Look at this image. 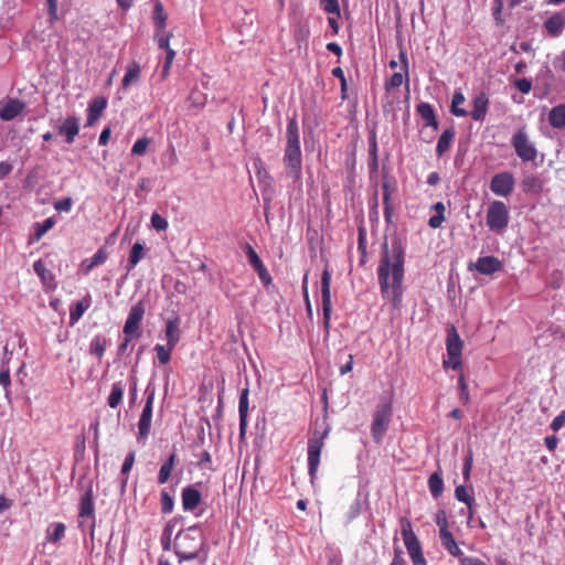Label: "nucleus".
<instances>
[{"label":"nucleus","instance_id":"obj_49","mask_svg":"<svg viewBox=\"0 0 565 565\" xmlns=\"http://www.w3.org/2000/svg\"><path fill=\"white\" fill-rule=\"evenodd\" d=\"M196 463L202 470H213L212 458L207 450H202L201 454L198 455Z\"/></svg>","mask_w":565,"mask_h":565},{"label":"nucleus","instance_id":"obj_5","mask_svg":"<svg viewBox=\"0 0 565 565\" xmlns=\"http://www.w3.org/2000/svg\"><path fill=\"white\" fill-rule=\"evenodd\" d=\"M393 406L390 402L380 403L374 413L371 433L375 443H381L391 423Z\"/></svg>","mask_w":565,"mask_h":565},{"label":"nucleus","instance_id":"obj_42","mask_svg":"<svg viewBox=\"0 0 565 565\" xmlns=\"http://www.w3.org/2000/svg\"><path fill=\"white\" fill-rule=\"evenodd\" d=\"M455 497L458 501L466 503L468 509H471V504L475 502V498L468 492L465 486L456 487Z\"/></svg>","mask_w":565,"mask_h":565},{"label":"nucleus","instance_id":"obj_27","mask_svg":"<svg viewBox=\"0 0 565 565\" xmlns=\"http://www.w3.org/2000/svg\"><path fill=\"white\" fill-rule=\"evenodd\" d=\"M455 129L452 127L445 129L436 146V154L441 158L451 147L455 139Z\"/></svg>","mask_w":565,"mask_h":565},{"label":"nucleus","instance_id":"obj_18","mask_svg":"<svg viewBox=\"0 0 565 565\" xmlns=\"http://www.w3.org/2000/svg\"><path fill=\"white\" fill-rule=\"evenodd\" d=\"M25 109V103L18 98H9L0 103V118L9 121L18 117Z\"/></svg>","mask_w":565,"mask_h":565},{"label":"nucleus","instance_id":"obj_14","mask_svg":"<svg viewBox=\"0 0 565 565\" xmlns=\"http://www.w3.org/2000/svg\"><path fill=\"white\" fill-rule=\"evenodd\" d=\"M401 534L408 554H413L422 550L420 542L413 531L412 523L407 518L401 520Z\"/></svg>","mask_w":565,"mask_h":565},{"label":"nucleus","instance_id":"obj_11","mask_svg":"<svg viewBox=\"0 0 565 565\" xmlns=\"http://www.w3.org/2000/svg\"><path fill=\"white\" fill-rule=\"evenodd\" d=\"M145 305L142 301L135 303L128 313L124 326V334H141L140 324L145 316Z\"/></svg>","mask_w":565,"mask_h":565},{"label":"nucleus","instance_id":"obj_41","mask_svg":"<svg viewBox=\"0 0 565 565\" xmlns=\"http://www.w3.org/2000/svg\"><path fill=\"white\" fill-rule=\"evenodd\" d=\"M433 207L437 213H436V215H434L429 218L428 225L431 228H438L441 226L443 222L445 221V216H444L445 205L441 202H437Z\"/></svg>","mask_w":565,"mask_h":565},{"label":"nucleus","instance_id":"obj_10","mask_svg":"<svg viewBox=\"0 0 565 565\" xmlns=\"http://www.w3.org/2000/svg\"><path fill=\"white\" fill-rule=\"evenodd\" d=\"M147 398L143 409L141 412L139 422H138V439L145 440L147 439L150 428H151V418H152V405L154 401V391L146 390Z\"/></svg>","mask_w":565,"mask_h":565},{"label":"nucleus","instance_id":"obj_2","mask_svg":"<svg viewBox=\"0 0 565 565\" xmlns=\"http://www.w3.org/2000/svg\"><path fill=\"white\" fill-rule=\"evenodd\" d=\"M284 163L287 174L294 181H299L302 174V154L300 148L299 127L296 118H289L286 128V147L284 151Z\"/></svg>","mask_w":565,"mask_h":565},{"label":"nucleus","instance_id":"obj_23","mask_svg":"<svg viewBox=\"0 0 565 565\" xmlns=\"http://www.w3.org/2000/svg\"><path fill=\"white\" fill-rule=\"evenodd\" d=\"M107 106V100L104 97L93 99L87 108L86 126H93L103 115Z\"/></svg>","mask_w":565,"mask_h":565},{"label":"nucleus","instance_id":"obj_20","mask_svg":"<svg viewBox=\"0 0 565 565\" xmlns=\"http://www.w3.org/2000/svg\"><path fill=\"white\" fill-rule=\"evenodd\" d=\"M57 132L65 137L66 142L73 143L79 132V119L75 116H68L63 124L58 126Z\"/></svg>","mask_w":565,"mask_h":565},{"label":"nucleus","instance_id":"obj_46","mask_svg":"<svg viewBox=\"0 0 565 565\" xmlns=\"http://www.w3.org/2000/svg\"><path fill=\"white\" fill-rule=\"evenodd\" d=\"M160 505L162 513H171L173 511V498L163 489L160 493Z\"/></svg>","mask_w":565,"mask_h":565},{"label":"nucleus","instance_id":"obj_33","mask_svg":"<svg viewBox=\"0 0 565 565\" xmlns=\"http://www.w3.org/2000/svg\"><path fill=\"white\" fill-rule=\"evenodd\" d=\"M108 340L104 335H95L89 343V353L102 362Z\"/></svg>","mask_w":565,"mask_h":565},{"label":"nucleus","instance_id":"obj_8","mask_svg":"<svg viewBox=\"0 0 565 565\" xmlns=\"http://www.w3.org/2000/svg\"><path fill=\"white\" fill-rule=\"evenodd\" d=\"M515 153L523 161H534L537 157L535 146L530 141L524 128L519 129L511 139Z\"/></svg>","mask_w":565,"mask_h":565},{"label":"nucleus","instance_id":"obj_56","mask_svg":"<svg viewBox=\"0 0 565 565\" xmlns=\"http://www.w3.org/2000/svg\"><path fill=\"white\" fill-rule=\"evenodd\" d=\"M174 51L173 50H168V53H167V56H166V62L163 64V67H162V71H161V78L164 79L168 75H169V72H170V67L173 63V60H174Z\"/></svg>","mask_w":565,"mask_h":565},{"label":"nucleus","instance_id":"obj_7","mask_svg":"<svg viewBox=\"0 0 565 565\" xmlns=\"http://www.w3.org/2000/svg\"><path fill=\"white\" fill-rule=\"evenodd\" d=\"M509 210L504 202L493 201L488 206L487 211V226L495 233H501L509 224Z\"/></svg>","mask_w":565,"mask_h":565},{"label":"nucleus","instance_id":"obj_26","mask_svg":"<svg viewBox=\"0 0 565 565\" xmlns=\"http://www.w3.org/2000/svg\"><path fill=\"white\" fill-rule=\"evenodd\" d=\"M92 306V297L87 294L70 309V324L74 326L83 317L84 312Z\"/></svg>","mask_w":565,"mask_h":565},{"label":"nucleus","instance_id":"obj_17","mask_svg":"<svg viewBox=\"0 0 565 565\" xmlns=\"http://www.w3.org/2000/svg\"><path fill=\"white\" fill-rule=\"evenodd\" d=\"M249 390L245 387L241 391L238 402V415H239V440L245 439L247 425H248V411H249Z\"/></svg>","mask_w":565,"mask_h":565},{"label":"nucleus","instance_id":"obj_36","mask_svg":"<svg viewBox=\"0 0 565 565\" xmlns=\"http://www.w3.org/2000/svg\"><path fill=\"white\" fill-rule=\"evenodd\" d=\"M174 459H175V455L172 454V455H170L168 460L164 461L163 465L161 466V468L159 470V475H158V482L160 484L166 483L169 480V478L171 477L172 470L174 468Z\"/></svg>","mask_w":565,"mask_h":565},{"label":"nucleus","instance_id":"obj_28","mask_svg":"<svg viewBox=\"0 0 565 565\" xmlns=\"http://www.w3.org/2000/svg\"><path fill=\"white\" fill-rule=\"evenodd\" d=\"M140 71V65L136 61H132L127 65L126 74L121 82L122 89H127L130 85L139 82Z\"/></svg>","mask_w":565,"mask_h":565},{"label":"nucleus","instance_id":"obj_39","mask_svg":"<svg viewBox=\"0 0 565 565\" xmlns=\"http://www.w3.org/2000/svg\"><path fill=\"white\" fill-rule=\"evenodd\" d=\"M152 20L159 30H163L166 25L167 15L163 10V6L159 0H154Z\"/></svg>","mask_w":565,"mask_h":565},{"label":"nucleus","instance_id":"obj_52","mask_svg":"<svg viewBox=\"0 0 565 565\" xmlns=\"http://www.w3.org/2000/svg\"><path fill=\"white\" fill-rule=\"evenodd\" d=\"M473 465V454L472 450L469 449L467 452V456L465 458L463 468H462V476L465 481H468L470 479V472Z\"/></svg>","mask_w":565,"mask_h":565},{"label":"nucleus","instance_id":"obj_16","mask_svg":"<svg viewBox=\"0 0 565 565\" xmlns=\"http://www.w3.org/2000/svg\"><path fill=\"white\" fill-rule=\"evenodd\" d=\"M399 58L402 62V70L403 72H396L394 73L386 82H385V89L386 92H390L394 88L399 87L404 81L406 82V87H409V77H408V60L405 52L401 51Z\"/></svg>","mask_w":565,"mask_h":565},{"label":"nucleus","instance_id":"obj_48","mask_svg":"<svg viewBox=\"0 0 565 565\" xmlns=\"http://www.w3.org/2000/svg\"><path fill=\"white\" fill-rule=\"evenodd\" d=\"M173 527H174L173 522L170 521L163 530V533L161 536V545L164 551H169L171 548V543H172L171 536H172Z\"/></svg>","mask_w":565,"mask_h":565},{"label":"nucleus","instance_id":"obj_63","mask_svg":"<svg viewBox=\"0 0 565 565\" xmlns=\"http://www.w3.org/2000/svg\"><path fill=\"white\" fill-rule=\"evenodd\" d=\"M565 424V411L557 415L551 423V428L554 431H558Z\"/></svg>","mask_w":565,"mask_h":565},{"label":"nucleus","instance_id":"obj_21","mask_svg":"<svg viewBox=\"0 0 565 565\" xmlns=\"http://www.w3.org/2000/svg\"><path fill=\"white\" fill-rule=\"evenodd\" d=\"M475 267L476 270L482 275H491L495 271L501 270L502 263L499 258L494 256H484L478 258Z\"/></svg>","mask_w":565,"mask_h":565},{"label":"nucleus","instance_id":"obj_30","mask_svg":"<svg viewBox=\"0 0 565 565\" xmlns=\"http://www.w3.org/2000/svg\"><path fill=\"white\" fill-rule=\"evenodd\" d=\"M107 259V253L104 248H99L90 258H86L81 264L82 271L87 275L94 267L104 264Z\"/></svg>","mask_w":565,"mask_h":565},{"label":"nucleus","instance_id":"obj_57","mask_svg":"<svg viewBox=\"0 0 565 565\" xmlns=\"http://www.w3.org/2000/svg\"><path fill=\"white\" fill-rule=\"evenodd\" d=\"M163 30H159L158 29V32L156 34V41L158 43V46L161 49V50H166V52L168 53V50H171L169 47V41H170V36L171 35H166L164 33H162Z\"/></svg>","mask_w":565,"mask_h":565},{"label":"nucleus","instance_id":"obj_38","mask_svg":"<svg viewBox=\"0 0 565 565\" xmlns=\"http://www.w3.org/2000/svg\"><path fill=\"white\" fill-rule=\"evenodd\" d=\"M65 525L61 522L51 524L46 531L47 540L54 543L61 541L65 535Z\"/></svg>","mask_w":565,"mask_h":565},{"label":"nucleus","instance_id":"obj_34","mask_svg":"<svg viewBox=\"0 0 565 565\" xmlns=\"http://www.w3.org/2000/svg\"><path fill=\"white\" fill-rule=\"evenodd\" d=\"M522 188L525 192L540 193L543 190V180L535 174L524 177Z\"/></svg>","mask_w":565,"mask_h":565},{"label":"nucleus","instance_id":"obj_43","mask_svg":"<svg viewBox=\"0 0 565 565\" xmlns=\"http://www.w3.org/2000/svg\"><path fill=\"white\" fill-rule=\"evenodd\" d=\"M435 522L439 529V535H443L444 533H448L449 531V524L447 519V513L445 510L440 509L435 514Z\"/></svg>","mask_w":565,"mask_h":565},{"label":"nucleus","instance_id":"obj_50","mask_svg":"<svg viewBox=\"0 0 565 565\" xmlns=\"http://www.w3.org/2000/svg\"><path fill=\"white\" fill-rule=\"evenodd\" d=\"M149 143H150V139L147 137L138 139L132 146L131 153L135 156L145 154Z\"/></svg>","mask_w":565,"mask_h":565},{"label":"nucleus","instance_id":"obj_31","mask_svg":"<svg viewBox=\"0 0 565 565\" xmlns=\"http://www.w3.org/2000/svg\"><path fill=\"white\" fill-rule=\"evenodd\" d=\"M548 121L553 128H565V104L557 105L550 110Z\"/></svg>","mask_w":565,"mask_h":565},{"label":"nucleus","instance_id":"obj_62","mask_svg":"<svg viewBox=\"0 0 565 565\" xmlns=\"http://www.w3.org/2000/svg\"><path fill=\"white\" fill-rule=\"evenodd\" d=\"M73 201L71 198H66L63 200H60L55 203L54 207L55 210L60 212H68L72 207Z\"/></svg>","mask_w":565,"mask_h":565},{"label":"nucleus","instance_id":"obj_29","mask_svg":"<svg viewBox=\"0 0 565 565\" xmlns=\"http://www.w3.org/2000/svg\"><path fill=\"white\" fill-rule=\"evenodd\" d=\"M440 543L443 547L454 557H458L459 559L463 556L462 551L458 546L454 535L451 532L444 533L443 535H439Z\"/></svg>","mask_w":565,"mask_h":565},{"label":"nucleus","instance_id":"obj_15","mask_svg":"<svg viewBox=\"0 0 565 565\" xmlns=\"http://www.w3.org/2000/svg\"><path fill=\"white\" fill-rule=\"evenodd\" d=\"M182 508L185 512L196 514V510L202 503V494L195 486H188L182 490Z\"/></svg>","mask_w":565,"mask_h":565},{"label":"nucleus","instance_id":"obj_9","mask_svg":"<svg viewBox=\"0 0 565 565\" xmlns=\"http://www.w3.org/2000/svg\"><path fill=\"white\" fill-rule=\"evenodd\" d=\"M331 273L329 267L327 266L321 274V298H322V310H323V329L327 333H329L331 328V311H332V302H331Z\"/></svg>","mask_w":565,"mask_h":565},{"label":"nucleus","instance_id":"obj_32","mask_svg":"<svg viewBox=\"0 0 565 565\" xmlns=\"http://www.w3.org/2000/svg\"><path fill=\"white\" fill-rule=\"evenodd\" d=\"M124 392L125 385L122 382H115L111 385L110 393L107 397V404L110 408H117L121 404Z\"/></svg>","mask_w":565,"mask_h":565},{"label":"nucleus","instance_id":"obj_24","mask_svg":"<svg viewBox=\"0 0 565 565\" xmlns=\"http://www.w3.org/2000/svg\"><path fill=\"white\" fill-rule=\"evenodd\" d=\"M416 111L425 121L424 127H431L434 131L438 129V121L436 118L434 107L428 103H419L416 106Z\"/></svg>","mask_w":565,"mask_h":565},{"label":"nucleus","instance_id":"obj_58","mask_svg":"<svg viewBox=\"0 0 565 565\" xmlns=\"http://www.w3.org/2000/svg\"><path fill=\"white\" fill-rule=\"evenodd\" d=\"M151 225L157 231H163L168 227V222L160 214L153 213L151 216Z\"/></svg>","mask_w":565,"mask_h":565},{"label":"nucleus","instance_id":"obj_45","mask_svg":"<svg viewBox=\"0 0 565 565\" xmlns=\"http://www.w3.org/2000/svg\"><path fill=\"white\" fill-rule=\"evenodd\" d=\"M55 222L52 217L46 218L43 223H38L35 233L33 236L34 241H40L42 236L54 226Z\"/></svg>","mask_w":565,"mask_h":565},{"label":"nucleus","instance_id":"obj_53","mask_svg":"<svg viewBox=\"0 0 565 565\" xmlns=\"http://www.w3.org/2000/svg\"><path fill=\"white\" fill-rule=\"evenodd\" d=\"M321 6L326 12L340 17V7L338 0H321Z\"/></svg>","mask_w":565,"mask_h":565},{"label":"nucleus","instance_id":"obj_60","mask_svg":"<svg viewBox=\"0 0 565 565\" xmlns=\"http://www.w3.org/2000/svg\"><path fill=\"white\" fill-rule=\"evenodd\" d=\"M139 337H140V334H125L124 341L118 347V354L119 355L125 354L126 351L128 350V347H129L130 342L134 339H138Z\"/></svg>","mask_w":565,"mask_h":565},{"label":"nucleus","instance_id":"obj_25","mask_svg":"<svg viewBox=\"0 0 565 565\" xmlns=\"http://www.w3.org/2000/svg\"><path fill=\"white\" fill-rule=\"evenodd\" d=\"M544 28L548 35L553 38L559 36L565 28L564 14L561 12L554 13L544 22Z\"/></svg>","mask_w":565,"mask_h":565},{"label":"nucleus","instance_id":"obj_44","mask_svg":"<svg viewBox=\"0 0 565 565\" xmlns=\"http://www.w3.org/2000/svg\"><path fill=\"white\" fill-rule=\"evenodd\" d=\"M33 269L44 284L53 279L52 273L45 267L42 260L34 262Z\"/></svg>","mask_w":565,"mask_h":565},{"label":"nucleus","instance_id":"obj_61","mask_svg":"<svg viewBox=\"0 0 565 565\" xmlns=\"http://www.w3.org/2000/svg\"><path fill=\"white\" fill-rule=\"evenodd\" d=\"M134 462H135V452L131 451L125 458V461L121 467V473L122 475L128 473L131 470Z\"/></svg>","mask_w":565,"mask_h":565},{"label":"nucleus","instance_id":"obj_47","mask_svg":"<svg viewBox=\"0 0 565 565\" xmlns=\"http://www.w3.org/2000/svg\"><path fill=\"white\" fill-rule=\"evenodd\" d=\"M458 386L460 391V399L463 405H468L470 403V394L468 390V385L466 382V377L463 373H460L458 376Z\"/></svg>","mask_w":565,"mask_h":565},{"label":"nucleus","instance_id":"obj_12","mask_svg":"<svg viewBox=\"0 0 565 565\" xmlns=\"http://www.w3.org/2000/svg\"><path fill=\"white\" fill-rule=\"evenodd\" d=\"M514 178L510 172L497 173L490 182V190L499 196H508L513 192Z\"/></svg>","mask_w":565,"mask_h":565},{"label":"nucleus","instance_id":"obj_64","mask_svg":"<svg viewBox=\"0 0 565 565\" xmlns=\"http://www.w3.org/2000/svg\"><path fill=\"white\" fill-rule=\"evenodd\" d=\"M409 557L413 562V565H427L426 559L423 554V550L415 552L413 554H409Z\"/></svg>","mask_w":565,"mask_h":565},{"label":"nucleus","instance_id":"obj_22","mask_svg":"<svg viewBox=\"0 0 565 565\" xmlns=\"http://www.w3.org/2000/svg\"><path fill=\"white\" fill-rule=\"evenodd\" d=\"M489 106V98L484 93L477 95L472 99V110L470 111V116L476 121H482L487 115Z\"/></svg>","mask_w":565,"mask_h":565},{"label":"nucleus","instance_id":"obj_3","mask_svg":"<svg viewBox=\"0 0 565 565\" xmlns=\"http://www.w3.org/2000/svg\"><path fill=\"white\" fill-rule=\"evenodd\" d=\"M462 349L463 342L460 339V335L457 329L454 326H450L447 329V338H446V351H447V360L443 361L444 369H451L454 371L460 370L462 366Z\"/></svg>","mask_w":565,"mask_h":565},{"label":"nucleus","instance_id":"obj_6","mask_svg":"<svg viewBox=\"0 0 565 565\" xmlns=\"http://www.w3.org/2000/svg\"><path fill=\"white\" fill-rule=\"evenodd\" d=\"M78 526L82 531L89 530L90 536H94L95 507L92 489H87L81 498L78 511Z\"/></svg>","mask_w":565,"mask_h":565},{"label":"nucleus","instance_id":"obj_35","mask_svg":"<svg viewBox=\"0 0 565 565\" xmlns=\"http://www.w3.org/2000/svg\"><path fill=\"white\" fill-rule=\"evenodd\" d=\"M428 488L431 495L435 499H438L444 491V480L441 478L440 471H436L428 478Z\"/></svg>","mask_w":565,"mask_h":565},{"label":"nucleus","instance_id":"obj_19","mask_svg":"<svg viewBox=\"0 0 565 565\" xmlns=\"http://www.w3.org/2000/svg\"><path fill=\"white\" fill-rule=\"evenodd\" d=\"M175 331V321L168 320L167 322V335L169 338V345L157 344L154 347V351L157 354V360L160 364H167L171 359V342L173 340V333Z\"/></svg>","mask_w":565,"mask_h":565},{"label":"nucleus","instance_id":"obj_4","mask_svg":"<svg viewBox=\"0 0 565 565\" xmlns=\"http://www.w3.org/2000/svg\"><path fill=\"white\" fill-rule=\"evenodd\" d=\"M329 433V427L323 431L315 430L308 440V472L312 482L317 478L321 451L324 446V439L328 437Z\"/></svg>","mask_w":565,"mask_h":565},{"label":"nucleus","instance_id":"obj_55","mask_svg":"<svg viewBox=\"0 0 565 565\" xmlns=\"http://www.w3.org/2000/svg\"><path fill=\"white\" fill-rule=\"evenodd\" d=\"M57 4L58 0H46V6L49 10V21L51 24H53L58 19Z\"/></svg>","mask_w":565,"mask_h":565},{"label":"nucleus","instance_id":"obj_13","mask_svg":"<svg viewBox=\"0 0 565 565\" xmlns=\"http://www.w3.org/2000/svg\"><path fill=\"white\" fill-rule=\"evenodd\" d=\"M244 252L247 256L248 263L254 268V270L257 273L259 279L264 285H269L271 282V277L262 262L260 257L256 253V250L253 248L252 245L245 244Z\"/></svg>","mask_w":565,"mask_h":565},{"label":"nucleus","instance_id":"obj_37","mask_svg":"<svg viewBox=\"0 0 565 565\" xmlns=\"http://www.w3.org/2000/svg\"><path fill=\"white\" fill-rule=\"evenodd\" d=\"M145 254L143 245L141 243H135L128 258V270L132 269L145 257Z\"/></svg>","mask_w":565,"mask_h":565},{"label":"nucleus","instance_id":"obj_1","mask_svg":"<svg viewBox=\"0 0 565 565\" xmlns=\"http://www.w3.org/2000/svg\"><path fill=\"white\" fill-rule=\"evenodd\" d=\"M376 273L382 298L390 301L394 309H398L402 305L405 277V249L398 237H394L391 244L387 241L382 244Z\"/></svg>","mask_w":565,"mask_h":565},{"label":"nucleus","instance_id":"obj_59","mask_svg":"<svg viewBox=\"0 0 565 565\" xmlns=\"http://www.w3.org/2000/svg\"><path fill=\"white\" fill-rule=\"evenodd\" d=\"M514 86L523 94H529L532 89V82L527 78H519L514 81Z\"/></svg>","mask_w":565,"mask_h":565},{"label":"nucleus","instance_id":"obj_54","mask_svg":"<svg viewBox=\"0 0 565 565\" xmlns=\"http://www.w3.org/2000/svg\"><path fill=\"white\" fill-rule=\"evenodd\" d=\"M10 384H11V380H10L9 367L3 366L0 370V385H2L4 387L7 397H9V395H10Z\"/></svg>","mask_w":565,"mask_h":565},{"label":"nucleus","instance_id":"obj_51","mask_svg":"<svg viewBox=\"0 0 565 565\" xmlns=\"http://www.w3.org/2000/svg\"><path fill=\"white\" fill-rule=\"evenodd\" d=\"M189 102L194 108H201L205 105L206 96L202 92L193 90L189 97Z\"/></svg>","mask_w":565,"mask_h":565},{"label":"nucleus","instance_id":"obj_40","mask_svg":"<svg viewBox=\"0 0 565 565\" xmlns=\"http://www.w3.org/2000/svg\"><path fill=\"white\" fill-rule=\"evenodd\" d=\"M465 103V96L460 92H456L452 96L450 111L452 115L457 117H466L468 115L467 110L460 108L459 105Z\"/></svg>","mask_w":565,"mask_h":565}]
</instances>
